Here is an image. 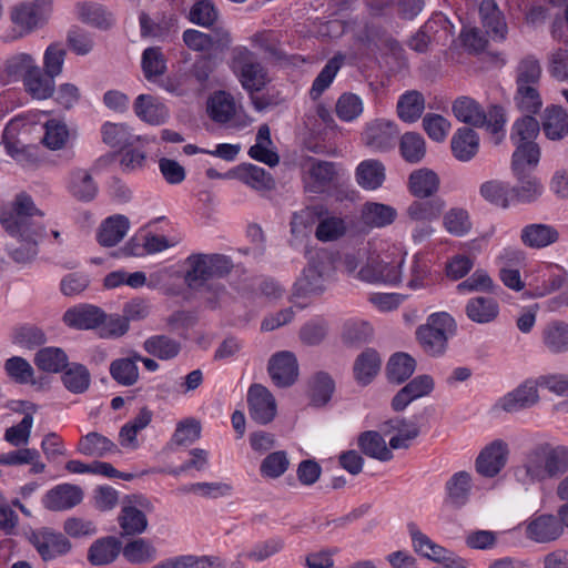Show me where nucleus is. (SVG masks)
<instances>
[{
  "label": "nucleus",
  "instance_id": "obj_1",
  "mask_svg": "<svg viewBox=\"0 0 568 568\" xmlns=\"http://www.w3.org/2000/svg\"><path fill=\"white\" fill-rule=\"evenodd\" d=\"M42 217L32 199L21 193L12 207L1 213L2 226L13 236H19V245L9 247L10 256L18 263H27L38 254V241L44 235V227L37 220Z\"/></svg>",
  "mask_w": 568,
  "mask_h": 568
},
{
  "label": "nucleus",
  "instance_id": "obj_2",
  "mask_svg": "<svg viewBox=\"0 0 568 568\" xmlns=\"http://www.w3.org/2000/svg\"><path fill=\"white\" fill-rule=\"evenodd\" d=\"M568 473V447L542 443L527 450L514 467V477L523 486L541 484Z\"/></svg>",
  "mask_w": 568,
  "mask_h": 568
},
{
  "label": "nucleus",
  "instance_id": "obj_3",
  "mask_svg": "<svg viewBox=\"0 0 568 568\" xmlns=\"http://www.w3.org/2000/svg\"><path fill=\"white\" fill-rule=\"evenodd\" d=\"M184 265V283L193 291H200L204 287H209L207 283L211 280L222 278L229 275L234 267V264L229 256L217 253L191 254L185 258Z\"/></svg>",
  "mask_w": 568,
  "mask_h": 568
},
{
  "label": "nucleus",
  "instance_id": "obj_4",
  "mask_svg": "<svg viewBox=\"0 0 568 568\" xmlns=\"http://www.w3.org/2000/svg\"><path fill=\"white\" fill-rule=\"evenodd\" d=\"M540 131L539 122L531 115H525L515 121L510 140L516 145L511 159V169L520 172L523 166H536L539 162L540 150L535 139Z\"/></svg>",
  "mask_w": 568,
  "mask_h": 568
},
{
  "label": "nucleus",
  "instance_id": "obj_5",
  "mask_svg": "<svg viewBox=\"0 0 568 568\" xmlns=\"http://www.w3.org/2000/svg\"><path fill=\"white\" fill-rule=\"evenodd\" d=\"M404 256L400 252L371 255L359 270V276L367 282L397 284L402 277Z\"/></svg>",
  "mask_w": 568,
  "mask_h": 568
},
{
  "label": "nucleus",
  "instance_id": "obj_6",
  "mask_svg": "<svg viewBox=\"0 0 568 568\" xmlns=\"http://www.w3.org/2000/svg\"><path fill=\"white\" fill-rule=\"evenodd\" d=\"M151 508L150 501L141 495L125 496L121 501L118 523L123 536H139L149 525L145 511Z\"/></svg>",
  "mask_w": 568,
  "mask_h": 568
},
{
  "label": "nucleus",
  "instance_id": "obj_7",
  "mask_svg": "<svg viewBox=\"0 0 568 568\" xmlns=\"http://www.w3.org/2000/svg\"><path fill=\"white\" fill-rule=\"evenodd\" d=\"M233 67L242 87L251 93L262 90L267 82L264 68L245 47L234 49Z\"/></svg>",
  "mask_w": 568,
  "mask_h": 568
},
{
  "label": "nucleus",
  "instance_id": "obj_8",
  "mask_svg": "<svg viewBox=\"0 0 568 568\" xmlns=\"http://www.w3.org/2000/svg\"><path fill=\"white\" fill-rule=\"evenodd\" d=\"M509 446L503 439H495L486 445L475 460L476 471L486 477H496L506 466Z\"/></svg>",
  "mask_w": 568,
  "mask_h": 568
},
{
  "label": "nucleus",
  "instance_id": "obj_9",
  "mask_svg": "<svg viewBox=\"0 0 568 568\" xmlns=\"http://www.w3.org/2000/svg\"><path fill=\"white\" fill-rule=\"evenodd\" d=\"M29 540L44 561L63 556L72 548L70 540L63 534L57 532L50 528H41L32 531L29 536Z\"/></svg>",
  "mask_w": 568,
  "mask_h": 568
},
{
  "label": "nucleus",
  "instance_id": "obj_10",
  "mask_svg": "<svg viewBox=\"0 0 568 568\" xmlns=\"http://www.w3.org/2000/svg\"><path fill=\"white\" fill-rule=\"evenodd\" d=\"M398 135L397 125L386 119L368 122L362 134L363 143L374 152H386L395 145Z\"/></svg>",
  "mask_w": 568,
  "mask_h": 568
},
{
  "label": "nucleus",
  "instance_id": "obj_11",
  "mask_svg": "<svg viewBox=\"0 0 568 568\" xmlns=\"http://www.w3.org/2000/svg\"><path fill=\"white\" fill-rule=\"evenodd\" d=\"M251 418L261 425L271 423L277 413V405L272 393L261 384H253L247 392Z\"/></svg>",
  "mask_w": 568,
  "mask_h": 568
},
{
  "label": "nucleus",
  "instance_id": "obj_12",
  "mask_svg": "<svg viewBox=\"0 0 568 568\" xmlns=\"http://www.w3.org/2000/svg\"><path fill=\"white\" fill-rule=\"evenodd\" d=\"M326 268L327 267L324 265V263H310L295 282L293 287V296L311 297L322 294L325 290V283L327 280Z\"/></svg>",
  "mask_w": 568,
  "mask_h": 568
},
{
  "label": "nucleus",
  "instance_id": "obj_13",
  "mask_svg": "<svg viewBox=\"0 0 568 568\" xmlns=\"http://www.w3.org/2000/svg\"><path fill=\"white\" fill-rule=\"evenodd\" d=\"M50 12V0H33L16 6L11 12V19L17 26L30 31L42 24Z\"/></svg>",
  "mask_w": 568,
  "mask_h": 568
},
{
  "label": "nucleus",
  "instance_id": "obj_14",
  "mask_svg": "<svg viewBox=\"0 0 568 568\" xmlns=\"http://www.w3.org/2000/svg\"><path fill=\"white\" fill-rule=\"evenodd\" d=\"M83 491L77 485L61 484L49 489L42 497V505L50 511H64L78 506Z\"/></svg>",
  "mask_w": 568,
  "mask_h": 568
},
{
  "label": "nucleus",
  "instance_id": "obj_15",
  "mask_svg": "<svg viewBox=\"0 0 568 568\" xmlns=\"http://www.w3.org/2000/svg\"><path fill=\"white\" fill-rule=\"evenodd\" d=\"M267 369L273 383L278 387L293 385L298 376L296 357L290 352H280L273 355Z\"/></svg>",
  "mask_w": 568,
  "mask_h": 568
},
{
  "label": "nucleus",
  "instance_id": "obj_16",
  "mask_svg": "<svg viewBox=\"0 0 568 568\" xmlns=\"http://www.w3.org/2000/svg\"><path fill=\"white\" fill-rule=\"evenodd\" d=\"M63 323L74 329H93L105 320L102 308L92 304H79L63 314Z\"/></svg>",
  "mask_w": 568,
  "mask_h": 568
},
{
  "label": "nucleus",
  "instance_id": "obj_17",
  "mask_svg": "<svg viewBox=\"0 0 568 568\" xmlns=\"http://www.w3.org/2000/svg\"><path fill=\"white\" fill-rule=\"evenodd\" d=\"M539 400L536 382L526 381L510 393L503 396L497 406L507 413L519 412L536 405Z\"/></svg>",
  "mask_w": 568,
  "mask_h": 568
},
{
  "label": "nucleus",
  "instance_id": "obj_18",
  "mask_svg": "<svg viewBox=\"0 0 568 568\" xmlns=\"http://www.w3.org/2000/svg\"><path fill=\"white\" fill-rule=\"evenodd\" d=\"M139 22L143 38L164 41L178 31V18L173 13H163L152 18L148 13L142 12L139 17Z\"/></svg>",
  "mask_w": 568,
  "mask_h": 568
},
{
  "label": "nucleus",
  "instance_id": "obj_19",
  "mask_svg": "<svg viewBox=\"0 0 568 568\" xmlns=\"http://www.w3.org/2000/svg\"><path fill=\"white\" fill-rule=\"evenodd\" d=\"M434 389V379L429 375H418L400 388L392 399L395 412L404 410L413 400L427 396Z\"/></svg>",
  "mask_w": 568,
  "mask_h": 568
},
{
  "label": "nucleus",
  "instance_id": "obj_20",
  "mask_svg": "<svg viewBox=\"0 0 568 568\" xmlns=\"http://www.w3.org/2000/svg\"><path fill=\"white\" fill-rule=\"evenodd\" d=\"M385 434L396 433L389 439V446L393 449L408 448L410 442L419 435V427L415 422L403 417L392 418L383 424Z\"/></svg>",
  "mask_w": 568,
  "mask_h": 568
},
{
  "label": "nucleus",
  "instance_id": "obj_21",
  "mask_svg": "<svg viewBox=\"0 0 568 568\" xmlns=\"http://www.w3.org/2000/svg\"><path fill=\"white\" fill-rule=\"evenodd\" d=\"M409 536L412 538L414 550L420 556L436 562L449 559L450 552L434 542L428 536H426L414 523L407 525Z\"/></svg>",
  "mask_w": 568,
  "mask_h": 568
},
{
  "label": "nucleus",
  "instance_id": "obj_22",
  "mask_svg": "<svg viewBox=\"0 0 568 568\" xmlns=\"http://www.w3.org/2000/svg\"><path fill=\"white\" fill-rule=\"evenodd\" d=\"M355 179L362 189L377 190L386 179L385 165L376 159L364 160L356 168Z\"/></svg>",
  "mask_w": 568,
  "mask_h": 568
},
{
  "label": "nucleus",
  "instance_id": "obj_23",
  "mask_svg": "<svg viewBox=\"0 0 568 568\" xmlns=\"http://www.w3.org/2000/svg\"><path fill=\"white\" fill-rule=\"evenodd\" d=\"M22 84L24 91L34 100H48L55 93V78L49 75L39 65Z\"/></svg>",
  "mask_w": 568,
  "mask_h": 568
},
{
  "label": "nucleus",
  "instance_id": "obj_24",
  "mask_svg": "<svg viewBox=\"0 0 568 568\" xmlns=\"http://www.w3.org/2000/svg\"><path fill=\"white\" fill-rule=\"evenodd\" d=\"M528 165L523 166L520 172L513 170L518 179V183L511 189L513 196L521 203H531L536 201L544 192L540 180L526 173ZM534 168L532 165H530Z\"/></svg>",
  "mask_w": 568,
  "mask_h": 568
},
{
  "label": "nucleus",
  "instance_id": "obj_25",
  "mask_svg": "<svg viewBox=\"0 0 568 568\" xmlns=\"http://www.w3.org/2000/svg\"><path fill=\"white\" fill-rule=\"evenodd\" d=\"M559 239L558 231L548 224L534 223L526 225L521 230L520 240L521 242L531 248L546 247Z\"/></svg>",
  "mask_w": 568,
  "mask_h": 568
},
{
  "label": "nucleus",
  "instance_id": "obj_26",
  "mask_svg": "<svg viewBox=\"0 0 568 568\" xmlns=\"http://www.w3.org/2000/svg\"><path fill=\"white\" fill-rule=\"evenodd\" d=\"M450 144L454 156L467 162L478 152L479 136L473 129L460 128L453 135Z\"/></svg>",
  "mask_w": 568,
  "mask_h": 568
},
{
  "label": "nucleus",
  "instance_id": "obj_27",
  "mask_svg": "<svg viewBox=\"0 0 568 568\" xmlns=\"http://www.w3.org/2000/svg\"><path fill=\"white\" fill-rule=\"evenodd\" d=\"M465 312L471 322L487 324L497 318L499 305L491 297L476 296L466 303Z\"/></svg>",
  "mask_w": 568,
  "mask_h": 568
},
{
  "label": "nucleus",
  "instance_id": "obj_28",
  "mask_svg": "<svg viewBox=\"0 0 568 568\" xmlns=\"http://www.w3.org/2000/svg\"><path fill=\"white\" fill-rule=\"evenodd\" d=\"M438 187L439 178L429 169L415 170L408 178V190L416 197H429L438 191Z\"/></svg>",
  "mask_w": 568,
  "mask_h": 568
},
{
  "label": "nucleus",
  "instance_id": "obj_29",
  "mask_svg": "<svg viewBox=\"0 0 568 568\" xmlns=\"http://www.w3.org/2000/svg\"><path fill=\"white\" fill-rule=\"evenodd\" d=\"M134 110L141 120L153 125L164 123L169 115L165 105L148 94H141L136 98Z\"/></svg>",
  "mask_w": 568,
  "mask_h": 568
},
{
  "label": "nucleus",
  "instance_id": "obj_30",
  "mask_svg": "<svg viewBox=\"0 0 568 568\" xmlns=\"http://www.w3.org/2000/svg\"><path fill=\"white\" fill-rule=\"evenodd\" d=\"M561 530L555 516L541 515L528 524L527 536L537 542H547L557 539Z\"/></svg>",
  "mask_w": 568,
  "mask_h": 568
},
{
  "label": "nucleus",
  "instance_id": "obj_31",
  "mask_svg": "<svg viewBox=\"0 0 568 568\" xmlns=\"http://www.w3.org/2000/svg\"><path fill=\"white\" fill-rule=\"evenodd\" d=\"M153 568H225V564L216 556L182 555L168 558Z\"/></svg>",
  "mask_w": 568,
  "mask_h": 568
},
{
  "label": "nucleus",
  "instance_id": "obj_32",
  "mask_svg": "<svg viewBox=\"0 0 568 568\" xmlns=\"http://www.w3.org/2000/svg\"><path fill=\"white\" fill-rule=\"evenodd\" d=\"M479 13L487 33L493 39H505L507 26L496 2L494 0H483L479 6Z\"/></svg>",
  "mask_w": 568,
  "mask_h": 568
},
{
  "label": "nucleus",
  "instance_id": "obj_33",
  "mask_svg": "<svg viewBox=\"0 0 568 568\" xmlns=\"http://www.w3.org/2000/svg\"><path fill=\"white\" fill-rule=\"evenodd\" d=\"M144 351L161 359L170 361L175 358L181 352V343L164 334L148 337L143 343Z\"/></svg>",
  "mask_w": 568,
  "mask_h": 568
},
{
  "label": "nucleus",
  "instance_id": "obj_34",
  "mask_svg": "<svg viewBox=\"0 0 568 568\" xmlns=\"http://www.w3.org/2000/svg\"><path fill=\"white\" fill-rule=\"evenodd\" d=\"M358 447L366 456L379 462H388L393 458L392 450L387 447L383 436L375 430H367L358 436Z\"/></svg>",
  "mask_w": 568,
  "mask_h": 568
},
{
  "label": "nucleus",
  "instance_id": "obj_35",
  "mask_svg": "<svg viewBox=\"0 0 568 568\" xmlns=\"http://www.w3.org/2000/svg\"><path fill=\"white\" fill-rule=\"evenodd\" d=\"M272 144L270 128L263 124L258 128L255 144L250 148L248 155L255 161L267 164L268 166H275L280 162V156L275 151L270 149Z\"/></svg>",
  "mask_w": 568,
  "mask_h": 568
},
{
  "label": "nucleus",
  "instance_id": "obj_36",
  "mask_svg": "<svg viewBox=\"0 0 568 568\" xmlns=\"http://www.w3.org/2000/svg\"><path fill=\"white\" fill-rule=\"evenodd\" d=\"M123 557L133 565L152 562L158 557L153 542L146 538H134L124 544Z\"/></svg>",
  "mask_w": 568,
  "mask_h": 568
},
{
  "label": "nucleus",
  "instance_id": "obj_37",
  "mask_svg": "<svg viewBox=\"0 0 568 568\" xmlns=\"http://www.w3.org/2000/svg\"><path fill=\"white\" fill-rule=\"evenodd\" d=\"M453 112L460 122L474 126H484L486 123V112L469 97L456 99L453 103Z\"/></svg>",
  "mask_w": 568,
  "mask_h": 568
},
{
  "label": "nucleus",
  "instance_id": "obj_38",
  "mask_svg": "<svg viewBox=\"0 0 568 568\" xmlns=\"http://www.w3.org/2000/svg\"><path fill=\"white\" fill-rule=\"evenodd\" d=\"M542 130L550 140L562 139L568 134V114L559 105H551L545 110Z\"/></svg>",
  "mask_w": 568,
  "mask_h": 568
},
{
  "label": "nucleus",
  "instance_id": "obj_39",
  "mask_svg": "<svg viewBox=\"0 0 568 568\" xmlns=\"http://www.w3.org/2000/svg\"><path fill=\"white\" fill-rule=\"evenodd\" d=\"M542 343L552 354L568 352V324L561 321H555L542 329Z\"/></svg>",
  "mask_w": 568,
  "mask_h": 568
},
{
  "label": "nucleus",
  "instance_id": "obj_40",
  "mask_svg": "<svg viewBox=\"0 0 568 568\" xmlns=\"http://www.w3.org/2000/svg\"><path fill=\"white\" fill-rule=\"evenodd\" d=\"M381 357L374 349H366L359 354L354 363V376L362 385L369 384L381 369Z\"/></svg>",
  "mask_w": 568,
  "mask_h": 568
},
{
  "label": "nucleus",
  "instance_id": "obj_41",
  "mask_svg": "<svg viewBox=\"0 0 568 568\" xmlns=\"http://www.w3.org/2000/svg\"><path fill=\"white\" fill-rule=\"evenodd\" d=\"M416 369L415 359L406 353H395L386 366L387 378L390 383L402 384L407 381Z\"/></svg>",
  "mask_w": 568,
  "mask_h": 568
},
{
  "label": "nucleus",
  "instance_id": "obj_42",
  "mask_svg": "<svg viewBox=\"0 0 568 568\" xmlns=\"http://www.w3.org/2000/svg\"><path fill=\"white\" fill-rule=\"evenodd\" d=\"M397 216V212L394 207L376 203L368 202L363 206L362 220L371 227H384L392 224Z\"/></svg>",
  "mask_w": 568,
  "mask_h": 568
},
{
  "label": "nucleus",
  "instance_id": "obj_43",
  "mask_svg": "<svg viewBox=\"0 0 568 568\" xmlns=\"http://www.w3.org/2000/svg\"><path fill=\"white\" fill-rule=\"evenodd\" d=\"M425 109V99L416 90L407 91L400 95L397 102V114L404 121L413 123L417 121Z\"/></svg>",
  "mask_w": 568,
  "mask_h": 568
},
{
  "label": "nucleus",
  "instance_id": "obj_44",
  "mask_svg": "<svg viewBox=\"0 0 568 568\" xmlns=\"http://www.w3.org/2000/svg\"><path fill=\"white\" fill-rule=\"evenodd\" d=\"M207 112L213 121L226 123L235 114L234 99L224 91L216 92L209 99Z\"/></svg>",
  "mask_w": 568,
  "mask_h": 568
},
{
  "label": "nucleus",
  "instance_id": "obj_45",
  "mask_svg": "<svg viewBox=\"0 0 568 568\" xmlns=\"http://www.w3.org/2000/svg\"><path fill=\"white\" fill-rule=\"evenodd\" d=\"M69 191L80 201H91L98 192L92 175L87 170H74L70 175Z\"/></svg>",
  "mask_w": 568,
  "mask_h": 568
},
{
  "label": "nucleus",
  "instance_id": "obj_46",
  "mask_svg": "<svg viewBox=\"0 0 568 568\" xmlns=\"http://www.w3.org/2000/svg\"><path fill=\"white\" fill-rule=\"evenodd\" d=\"M38 65L33 55L20 52L7 60L4 71L10 79L21 80L23 83L24 79H28Z\"/></svg>",
  "mask_w": 568,
  "mask_h": 568
},
{
  "label": "nucleus",
  "instance_id": "obj_47",
  "mask_svg": "<svg viewBox=\"0 0 568 568\" xmlns=\"http://www.w3.org/2000/svg\"><path fill=\"white\" fill-rule=\"evenodd\" d=\"M343 62L344 57L342 54H336L327 61L325 67L313 81L312 88L310 90V97L313 100L318 99L323 92L332 84L334 78L343 65Z\"/></svg>",
  "mask_w": 568,
  "mask_h": 568
},
{
  "label": "nucleus",
  "instance_id": "obj_48",
  "mask_svg": "<svg viewBox=\"0 0 568 568\" xmlns=\"http://www.w3.org/2000/svg\"><path fill=\"white\" fill-rule=\"evenodd\" d=\"M471 488V476L467 471L454 474L446 483L449 501L457 507L464 506Z\"/></svg>",
  "mask_w": 568,
  "mask_h": 568
},
{
  "label": "nucleus",
  "instance_id": "obj_49",
  "mask_svg": "<svg viewBox=\"0 0 568 568\" xmlns=\"http://www.w3.org/2000/svg\"><path fill=\"white\" fill-rule=\"evenodd\" d=\"M26 410L30 412L24 414L22 420L19 424L7 428L4 432V440L16 447L27 445L30 439L31 428L33 425L32 412L36 410V406L31 403H27Z\"/></svg>",
  "mask_w": 568,
  "mask_h": 568
},
{
  "label": "nucleus",
  "instance_id": "obj_50",
  "mask_svg": "<svg viewBox=\"0 0 568 568\" xmlns=\"http://www.w3.org/2000/svg\"><path fill=\"white\" fill-rule=\"evenodd\" d=\"M445 207V202L440 199L430 201H414L407 207V216L413 222H430L437 219Z\"/></svg>",
  "mask_w": 568,
  "mask_h": 568
},
{
  "label": "nucleus",
  "instance_id": "obj_51",
  "mask_svg": "<svg viewBox=\"0 0 568 568\" xmlns=\"http://www.w3.org/2000/svg\"><path fill=\"white\" fill-rule=\"evenodd\" d=\"M417 338L423 349L430 355L443 354L449 335L443 333L438 328H432L423 325L417 329Z\"/></svg>",
  "mask_w": 568,
  "mask_h": 568
},
{
  "label": "nucleus",
  "instance_id": "obj_52",
  "mask_svg": "<svg viewBox=\"0 0 568 568\" xmlns=\"http://www.w3.org/2000/svg\"><path fill=\"white\" fill-rule=\"evenodd\" d=\"M39 369L48 373H58L68 366V356L58 347H44L34 357Z\"/></svg>",
  "mask_w": 568,
  "mask_h": 568
},
{
  "label": "nucleus",
  "instance_id": "obj_53",
  "mask_svg": "<svg viewBox=\"0 0 568 568\" xmlns=\"http://www.w3.org/2000/svg\"><path fill=\"white\" fill-rule=\"evenodd\" d=\"M335 176L334 164L326 161L313 162L308 169L307 189L313 193H320Z\"/></svg>",
  "mask_w": 568,
  "mask_h": 568
},
{
  "label": "nucleus",
  "instance_id": "obj_54",
  "mask_svg": "<svg viewBox=\"0 0 568 568\" xmlns=\"http://www.w3.org/2000/svg\"><path fill=\"white\" fill-rule=\"evenodd\" d=\"M399 151L406 162L418 163L426 154L425 140L419 133L407 132L400 138Z\"/></svg>",
  "mask_w": 568,
  "mask_h": 568
},
{
  "label": "nucleus",
  "instance_id": "obj_55",
  "mask_svg": "<svg viewBox=\"0 0 568 568\" xmlns=\"http://www.w3.org/2000/svg\"><path fill=\"white\" fill-rule=\"evenodd\" d=\"M146 154L144 151L129 146L119 153H109V162L116 163L123 172H134L144 166Z\"/></svg>",
  "mask_w": 568,
  "mask_h": 568
},
{
  "label": "nucleus",
  "instance_id": "obj_56",
  "mask_svg": "<svg viewBox=\"0 0 568 568\" xmlns=\"http://www.w3.org/2000/svg\"><path fill=\"white\" fill-rule=\"evenodd\" d=\"M514 102L516 108L524 114L531 115L538 113L542 106L539 87H517Z\"/></svg>",
  "mask_w": 568,
  "mask_h": 568
},
{
  "label": "nucleus",
  "instance_id": "obj_57",
  "mask_svg": "<svg viewBox=\"0 0 568 568\" xmlns=\"http://www.w3.org/2000/svg\"><path fill=\"white\" fill-rule=\"evenodd\" d=\"M541 67L539 61L529 55L524 58L516 69L517 87H540Z\"/></svg>",
  "mask_w": 568,
  "mask_h": 568
},
{
  "label": "nucleus",
  "instance_id": "obj_58",
  "mask_svg": "<svg viewBox=\"0 0 568 568\" xmlns=\"http://www.w3.org/2000/svg\"><path fill=\"white\" fill-rule=\"evenodd\" d=\"M141 138L132 133L124 123H109V153H119L125 148L133 146Z\"/></svg>",
  "mask_w": 568,
  "mask_h": 568
},
{
  "label": "nucleus",
  "instance_id": "obj_59",
  "mask_svg": "<svg viewBox=\"0 0 568 568\" xmlns=\"http://www.w3.org/2000/svg\"><path fill=\"white\" fill-rule=\"evenodd\" d=\"M443 27L445 30L448 28V21L445 17L438 16L435 19L428 20L416 33L412 37L408 45L412 50L424 53L428 50L432 41V34L436 32V27Z\"/></svg>",
  "mask_w": 568,
  "mask_h": 568
},
{
  "label": "nucleus",
  "instance_id": "obj_60",
  "mask_svg": "<svg viewBox=\"0 0 568 568\" xmlns=\"http://www.w3.org/2000/svg\"><path fill=\"white\" fill-rule=\"evenodd\" d=\"M2 143L7 152L18 162L26 163L33 158L34 149L26 146L17 138L14 123H10L6 126L2 135Z\"/></svg>",
  "mask_w": 568,
  "mask_h": 568
},
{
  "label": "nucleus",
  "instance_id": "obj_61",
  "mask_svg": "<svg viewBox=\"0 0 568 568\" xmlns=\"http://www.w3.org/2000/svg\"><path fill=\"white\" fill-rule=\"evenodd\" d=\"M443 224L445 230L455 236H463L471 229L469 213L464 207H452L448 210L443 217Z\"/></svg>",
  "mask_w": 568,
  "mask_h": 568
},
{
  "label": "nucleus",
  "instance_id": "obj_62",
  "mask_svg": "<svg viewBox=\"0 0 568 568\" xmlns=\"http://www.w3.org/2000/svg\"><path fill=\"white\" fill-rule=\"evenodd\" d=\"M67 58V49L60 42L50 43L43 53L41 68L43 71L52 75L53 78H58L62 74L64 62Z\"/></svg>",
  "mask_w": 568,
  "mask_h": 568
},
{
  "label": "nucleus",
  "instance_id": "obj_63",
  "mask_svg": "<svg viewBox=\"0 0 568 568\" xmlns=\"http://www.w3.org/2000/svg\"><path fill=\"white\" fill-rule=\"evenodd\" d=\"M112 377L123 386H131L139 379V368L134 355L130 358H120L110 366Z\"/></svg>",
  "mask_w": 568,
  "mask_h": 568
},
{
  "label": "nucleus",
  "instance_id": "obj_64",
  "mask_svg": "<svg viewBox=\"0 0 568 568\" xmlns=\"http://www.w3.org/2000/svg\"><path fill=\"white\" fill-rule=\"evenodd\" d=\"M334 392V382L326 373H317L310 384L311 403L314 406L325 405Z\"/></svg>",
  "mask_w": 568,
  "mask_h": 568
}]
</instances>
